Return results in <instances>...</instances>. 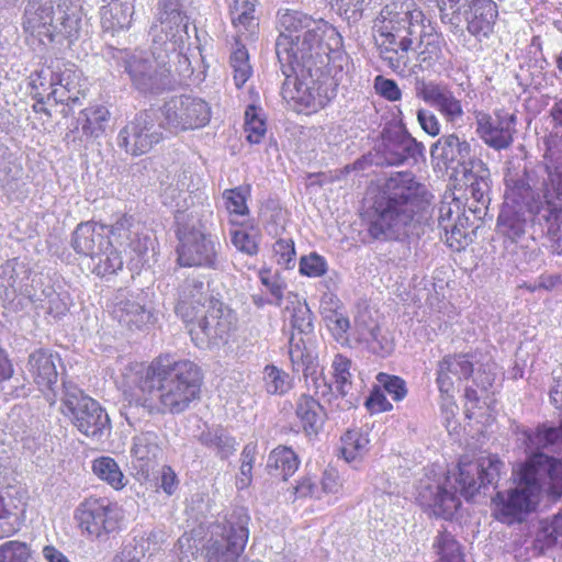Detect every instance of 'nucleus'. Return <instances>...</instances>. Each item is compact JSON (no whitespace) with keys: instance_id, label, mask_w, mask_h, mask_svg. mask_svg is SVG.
<instances>
[{"instance_id":"9d476101","label":"nucleus","mask_w":562,"mask_h":562,"mask_svg":"<svg viewBox=\"0 0 562 562\" xmlns=\"http://www.w3.org/2000/svg\"><path fill=\"white\" fill-rule=\"evenodd\" d=\"M177 260L182 267H198L216 270L220 268L221 244L209 232L206 223L196 222L180 224L177 229Z\"/></svg>"},{"instance_id":"58836bf2","label":"nucleus","mask_w":562,"mask_h":562,"mask_svg":"<svg viewBox=\"0 0 562 562\" xmlns=\"http://www.w3.org/2000/svg\"><path fill=\"white\" fill-rule=\"evenodd\" d=\"M300 460L295 452L285 446L274 448L267 460L268 473L282 481H286L299 469Z\"/></svg>"},{"instance_id":"6e6552de","label":"nucleus","mask_w":562,"mask_h":562,"mask_svg":"<svg viewBox=\"0 0 562 562\" xmlns=\"http://www.w3.org/2000/svg\"><path fill=\"white\" fill-rule=\"evenodd\" d=\"M249 521L247 509L235 507L214 524L203 547L206 562H238L249 539Z\"/></svg>"},{"instance_id":"dca6fc26","label":"nucleus","mask_w":562,"mask_h":562,"mask_svg":"<svg viewBox=\"0 0 562 562\" xmlns=\"http://www.w3.org/2000/svg\"><path fill=\"white\" fill-rule=\"evenodd\" d=\"M503 467L504 463L496 456L483 457L477 460L461 459L456 479L460 494L465 499H470L482 487L496 484Z\"/></svg>"},{"instance_id":"5701e85b","label":"nucleus","mask_w":562,"mask_h":562,"mask_svg":"<svg viewBox=\"0 0 562 562\" xmlns=\"http://www.w3.org/2000/svg\"><path fill=\"white\" fill-rule=\"evenodd\" d=\"M61 359L58 353L49 349H36L29 355L26 368L34 383L42 390L46 389L48 393L46 398L54 404L57 401L55 386L58 379L57 363Z\"/></svg>"},{"instance_id":"774afa93","label":"nucleus","mask_w":562,"mask_h":562,"mask_svg":"<svg viewBox=\"0 0 562 562\" xmlns=\"http://www.w3.org/2000/svg\"><path fill=\"white\" fill-rule=\"evenodd\" d=\"M273 250L278 256V263L290 268L295 256L294 243L291 239H279L274 244Z\"/></svg>"},{"instance_id":"a878e982","label":"nucleus","mask_w":562,"mask_h":562,"mask_svg":"<svg viewBox=\"0 0 562 562\" xmlns=\"http://www.w3.org/2000/svg\"><path fill=\"white\" fill-rule=\"evenodd\" d=\"M210 301L207 285L198 278H187L179 286L175 312L184 323L192 322L204 312Z\"/></svg>"},{"instance_id":"5fc2aeb1","label":"nucleus","mask_w":562,"mask_h":562,"mask_svg":"<svg viewBox=\"0 0 562 562\" xmlns=\"http://www.w3.org/2000/svg\"><path fill=\"white\" fill-rule=\"evenodd\" d=\"M258 111L255 105H248L245 111V132L250 144H259L267 132L266 123L259 117Z\"/></svg>"},{"instance_id":"8fccbe9b","label":"nucleus","mask_w":562,"mask_h":562,"mask_svg":"<svg viewBox=\"0 0 562 562\" xmlns=\"http://www.w3.org/2000/svg\"><path fill=\"white\" fill-rule=\"evenodd\" d=\"M30 299L55 318L65 315L68 311L67 302L52 286L44 289L40 295L36 293L30 295Z\"/></svg>"},{"instance_id":"f704fd0d","label":"nucleus","mask_w":562,"mask_h":562,"mask_svg":"<svg viewBox=\"0 0 562 562\" xmlns=\"http://www.w3.org/2000/svg\"><path fill=\"white\" fill-rule=\"evenodd\" d=\"M355 323L359 340L366 342L371 352L380 357H386L393 351V340L382 333L381 327L375 322L367 323L362 318H357Z\"/></svg>"},{"instance_id":"6e6d98bb","label":"nucleus","mask_w":562,"mask_h":562,"mask_svg":"<svg viewBox=\"0 0 562 562\" xmlns=\"http://www.w3.org/2000/svg\"><path fill=\"white\" fill-rule=\"evenodd\" d=\"M249 187H237L234 189H226L223 192V200L226 210L231 214L245 215L248 213L246 204Z\"/></svg>"},{"instance_id":"4c0bfd02","label":"nucleus","mask_w":562,"mask_h":562,"mask_svg":"<svg viewBox=\"0 0 562 562\" xmlns=\"http://www.w3.org/2000/svg\"><path fill=\"white\" fill-rule=\"evenodd\" d=\"M288 300L291 305H288L285 311L290 314L289 321L292 334L296 337L300 336L310 339V336L314 334L313 313L307 303L301 301L297 294L289 293Z\"/></svg>"},{"instance_id":"6ab92c4d","label":"nucleus","mask_w":562,"mask_h":562,"mask_svg":"<svg viewBox=\"0 0 562 562\" xmlns=\"http://www.w3.org/2000/svg\"><path fill=\"white\" fill-rule=\"evenodd\" d=\"M381 155L389 166H401L423 157L424 145L401 126L384 128L381 133Z\"/></svg>"},{"instance_id":"4d7b16f0","label":"nucleus","mask_w":562,"mask_h":562,"mask_svg":"<svg viewBox=\"0 0 562 562\" xmlns=\"http://www.w3.org/2000/svg\"><path fill=\"white\" fill-rule=\"evenodd\" d=\"M31 555L25 542L10 540L0 544V562H30Z\"/></svg>"},{"instance_id":"ddd939ff","label":"nucleus","mask_w":562,"mask_h":562,"mask_svg":"<svg viewBox=\"0 0 562 562\" xmlns=\"http://www.w3.org/2000/svg\"><path fill=\"white\" fill-rule=\"evenodd\" d=\"M165 123L156 109L139 112L119 133L117 144L132 156L148 153L162 139Z\"/></svg>"},{"instance_id":"ea45409f","label":"nucleus","mask_w":562,"mask_h":562,"mask_svg":"<svg viewBox=\"0 0 562 562\" xmlns=\"http://www.w3.org/2000/svg\"><path fill=\"white\" fill-rule=\"evenodd\" d=\"M289 358L294 372L302 370L303 374L314 371L318 366V358L307 346L305 338L291 334L289 338Z\"/></svg>"},{"instance_id":"c756f323","label":"nucleus","mask_w":562,"mask_h":562,"mask_svg":"<svg viewBox=\"0 0 562 562\" xmlns=\"http://www.w3.org/2000/svg\"><path fill=\"white\" fill-rule=\"evenodd\" d=\"M418 499L423 506L431 508L434 515L445 519L451 518L461 505L457 494L440 484L422 486Z\"/></svg>"},{"instance_id":"a19ab883","label":"nucleus","mask_w":562,"mask_h":562,"mask_svg":"<svg viewBox=\"0 0 562 562\" xmlns=\"http://www.w3.org/2000/svg\"><path fill=\"white\" fill-rule=\"evenodd\" d=\"M133 456L143 462L140 468H149L161 454L160 438L155 431H144L134 437Z\"/></svg>"},{"instance_id":"f257e3e1","label":"nucleus","mask_w":562,"mask_h":562,"mask_svg":"<svg viewBox=\"0 0 562 562\" xmlns=\"http://www.w3.org/2000/svg\"><path fill=\"white\" fill-rule=\"evenodd\" d=\"M179 0H160L158 16L150 26V50H117L119 66L128 75L132 87L143 94H159L171 87L170 54L187 23Z\"/></svg>"},{"instance_id":"b1692460","label":"nucleus","mask_w":562,"mask_h":562,"mask_svg":"<svg viewBox=\"0 0 562 562\" xmlns=\"http://www.w3.org/2000/svg\"><path fill=\"white\" fill-rule=\"evenodd\" d=\"M516 116L514 114L505 113L497 114L495 119L485 113H480L476 116V133L482 140L496 150L508 148L514 138V125Z\"/></svg>"},{"instance_id":"4be33fe9","label":"nucleus","mask_w":562,"mask_h":562,"mask_svg":"<svg viewBox=\"0 0 562 562\" xmlns=\"http://www.w3.org/2000/svg\"><path fill=\"white\" fill-rule=\"evenodd\" d=\"M415 91L417 98L435 108L447 122L454 123L463 117L462 102L448 85L422 81Z\"/></svg>"},{"instance_id":"f3484780","label":"nucleus","mask_w":562,"mask_h":562,"mask_svg":"<svg viewBox=\"0 0 562 562\" xmlns=\"http://www.w3.org/2000/svg\"><path fill=\"white\" fill-rule=\"evenodd\" d=\"M375 42L381 59L393 71H403L411 63L409 53L416 50L412 38L402 36L390 19L378 16L374 23Z\"/></svg>"},{"instance_id":"412c9836","label":"nucleus","mask_w":562,"mask_h":562,"mask_svg":"<svg viewBox=\"0 0 562 562\" xmlns=\"http://www.w3.org/2000/svg\"><path fill=\"white\" fill-rule=\"evenodd\" d=\"M380 16L384 20L390 19L394 29L412 38L413 44L423 40V32L426 30L425 15L422 10L417 9L412 0H393L387 3L380 12Z\"/></svg>"},{"instance_id":"e433bc0d","label":"nucleus","mask_w":562,"mask_h":562,"mask_svg":"<svg viewBox=\"0 0 562 562\" xmlns=\"http://www.w3.org/2000/svg\"><path fill=\"white\" fill-rule=\"evenodd\" d=\"M467 179V190L472 199L485 206L490 202L491 172L482 160L471 161L470 169L464 175Z\"/></svg>"},{"instance_id":"7ed1b4c3","label":"nucleus","mask_w":562,"mask_h":562,"mask_svg":"<svg viewBox=\"0 0 562 562\" xmlns=\"http://www.w3.org/2000/svg\"><path fill=\"white\" fill-rule=\"evenodd\" d=\"M201 380L194 362L159 356L135 379L138 392L131 394V402L149 414H180L199 397Z\"/></svg>"},{"instance_id":"de8ad7c7","label":"nucleus","mask_w":562,"mask_h":562,"mask_svg":"<svg viewBox=\"0 0 562 562\" xmlns=\"http://www.w3.org/2000/svg\"><path fill=\"white\" fill-rule=\"evenodd\" d=\"M102 26L108 31H120L128 29L134 15L133 9L120 7L114 9V4L103 5L100 10Z\"/></svg>"},{"instance_id":"39448f33","label":"nucleus","mask_w":562,"mask_h":562,"mask_svg":"<svg viewBox=\"0 0 562 562\" xmlns=\"http://www.w3.org/2000/svg\"><path fill=\"white\" fill-rule=\"evenodd\" d=\"M427 189L412 172L390 177L375 199L368 232L376 240H398L408 234L414 217L428 203Z\"/></svg>"},{"instance_id":"864d4df0","label":"nucleus","mask_w":562,"mask_h":562,"mask_svg":"<svg viewBox=\"0 0 562 562\" xmlns=\"http://www.w3.org/2000/svg\"><path fill=\"white\" fill-rule=\"evenodd\" d=\"M341 454L347 462L357 460L367 451L369 440L358 430H348L341 438Z\"/></svg>"},{"instance_id":"603ef678","label":"nucleus","mask_w":562,"mask_h":562,"mask_svg":"<svg viewBox=\"0 0 562 562\" xmlns=\"http://www.w3.org/2000/svg\"><path fill=\"white\" fill-rule=\"evenodd\" d=\"M53 89L57 88L64 92H70V86L77 78L72 64L65 63L60 59L50 61Z\"/></svg>"},{"instance_id":"49530a36","label":"nucleus","mask_w":562,"mask_h":562,"mask_svg":"<svg viewBox=\"0 0 562 562\" xmlns=\"http://www.w3.org/2000/svg\"><path fill=\"white\" fill-rule=\"evenodd\" d=\"M79 121L82 123V132L87 136L99 137L105 130L110 112L105 106L97 105L81 111Z\"/></svg>"},{"instance_id":"bb28decb","label":"nucleus","mask_w":562,"mask_h":562,"mask_svg":"<svg viewBox=\"0 0 562 562\" xmlns=\"http://www.w3.org/2000/svg\"><path fill=\"white\" fill-rule=\"evenodd\" d=\"M106 237L113 241L114 247L123 248L124 250L140 255L148 248V238L140 236L138 232V224L134 221L133 216L121 215L111 225H105Z\"/></svg>"},{"instance_id":"69168bd1","label":"nucleus","mask_w":562,"mask_h":562,"mask_svg":"<svg viewBox=\"0 0 562 562\" xmlns=\"http://www.w3.org/2000/svg\"><path fill=\"white\" fill-rule=\"evenodd\" d=\"M232 244L241 252L254 256L258 252V237L246 231H235L232 234Z\"/></svg>"},{"instance_id":"f03ea898","label":"nucleus","mask_w":562,"mask_h":562,"mask_svg":"<svg viewBox=\"0 0 562 562\" xmlns=\"http://www.w3.org/2000/svg\"><path fill=\"white\" fill-rule=\"evenodd\" d=\"M544 164L535 168H508L505 177L504 203L529 211L547 225V234L555 243L562 223V153L549 147Z\"/></svg>"},{"instance_id":"bf43d9fd","label":"nucleus","mask_w":562,"mask_h":562,"mask_svg":"<svg viewBox=\"0 0 562 562\" xmlns=\"http://www.w3.org/2000/svg\"><path fill=\"white\" fill-rule=\"evenodd\" d=\"M468 218L457 212L456 220L450 224L449 234L445 235L450 247L457 250L468 245Z\"/></svg>"},{"instance_id":"f8f14e48","label":"nucleus","mask_w":562,"mask_h":562,"mask_svg":"<svg viewBox=\"0 0 562 562\" xmlns=\"http://www.w3.org/2000/svg\"><path fill=\"white\" fill-rule=\"evenodd\" d=\"M236 315L220 301H210L195 321L187 322L189 334L198 348L211 349L228 342L236 329Z\"/></svg>"},{"instance_id":"e2e57ef3","label":"nucleus","mask_w":562,"mask_h":562,"mask_svg":"<svg viewBox=\"0 0 562 562\" xmlns=\"http://www.w3.org/2000/svg\"><path fill=\"white\" fill-rule=\"evenodd\" d=\"M376 380L394 401H402L406 396V383L400 376L379 373Z\"/></svg>"},{"instance_id":"393cba45","label":"nucleus","mask_w":562,"mask_h":562,"mask_svg":"<svg viewBox=\"0 0 562 562\" xmlns=\"http://www.w3.org/2000/svg\"><path fill=\"white\" fill-rule=\"evenodd\" d=\"M82 8L78 0H56L46 41L53 42L57 36L77 40L82 27Z\"/></svg>"},{"instance_id":"0eeeda50","label":"nucleus","mask_w":562,"mask_h":562,"mask_svg":"<svg viewBox=\"0 0 562 562\" xmlns=\"http://www.w3.org/2000/svg\"><path fill=\"white\" fill-rule=\"evenodd\" d=\"M280 34L276 42V54L280 65L286 70L291 60L301 58L329 57L327 47L323 46L326 35L340 36L336 30L323 19L315 20L301 11H285L279 18Z\"/></svg>"},{"instance_id":"1a4fd4ad","label":"nucleus","mask_w":562,"mask_h":562,"mask_svg":"<svg viewBox=\"0 0 562 562\" xmlns=\"http://www.w3.org/2000/svg\"><path fill=\"white\" fill-rule=\"evenodd\" d=\"M71 246L77 254L94 261L92 271L99 277L114 274L123 268L121 251L106 237L104 224L80 223L72 234Z\"/></svg>"},{"instance_id":"2eb2a0df","label":"nucleus","mask_w":562,"mask_h":562,"mask_svg":"<svg viewBox=\"0 0 562 562\" xmlns=\"http://www.w3.org/2000/svg\"><path fill=\"white\" fill-rule=\"evenodd\" d=\"M80 528L90 537L100 539L116 531L123 519L122 510L104 498H88L77 509Z\"/></svg>"},{"instance_id":"a18cd8bd","label":"nucleus","mask_w":562,"mask_h":562,"mask_svg":"<svg viewBox=\"0 0 562 562\" xmlns=\"http://www.w3.org/2000/svg\"><path fill=\"white\" fill-rule=\"evenodd\" d=\"M93 473L115 490L126 485L123 472L117 462L111 457H100L92 462Z\"/></svg>"},{"instance_id":"72a5a7b5","label":"nucleus","mask_w":562,"mask_h":562,"mask_svg":"<svg viewBox=\"0 0 562 562\" xmlns=\"http://www.w3.org/2000/svg\"><path fill=\"white\" fill-rule=\"evenodd\" d=\"M430 155L435 159L447 162L465 164L471 159V145L456 134L443 135L431 145Z\"/></svg>"},{"instance_id":"473e14b6","label":"nucleus","mask_w":562,"mask_h":562,"mask_svg":"<svg viewBox=\"0 0 562 562\" xmlns=\"http://www.w3.org/2000/svg\"><path fill=\"white\" fill-rule=\"evenodd\" d=\"M528 222L539 224L538 218L530 214L529 211L504 203L497 218V228L509 239L516 240L526 233Z\"/></svg>"},{"instance_id":"9b49d317","label":"nucleus","mask_w":562,"mask_h":562,"mask_svg":"<svg viewBox=\"0 0 562 562\" xmlns=\"http://www.w3.org/2000/svg\"><path fill=\"white\" fill-rule=\"evenodd\" d=\"M63 413L87 437L100 439L110 429V418L102 406L70 380L61 376Z\"/></svg>"},{"instance_id":"7c9ffc66","label":"nucleus","mask_w":562,"mask_h":562,"mask_svg":"<svg viewBox=\"0 0 562 562\" xmlns=\"http://www.w3.org/2000/svg\"><path fill=\"white\" fill-rule=\"evenodd\" d=\"M295 415L304 432L317 435L323 428L327 414L323 405L311 394H301L295 402Z\"/></svg>"},{"instance_id":"3c124183","label":"nucleus","mask_w":562,"mask_h":562,"mask_svg":"<svg viewBox=\"0 0 562 562\" xmlns=\"http://www.w3.org/2000/svg\"><path fill=\"white\" fill-rule=\"evenodd\" d=\"M432 547L439 557V562H462L460 544L450 532L440 531Z\"/></svg>"},{"instance_id":"20e7f679","label":"nucleus","mask_w":562,"mask_h":562,"mask_svg":"<svg viewBox=\"0 0 562 562\" xmlns=\"http://www.w3.org/2000/svg\"><path fill=\"white\" fill-rule=\"evenodd\" d=\"M513 476L515 487L499 491L492 498L494 517L503 524L520 521L532 512L546 484L553 501L562 497V460L558 458L532 452Z\"/></svg>"},{"instance_id":"4468645a","label":"nucleus","mask_w":562,"mask_h":562,"mask_svg":"<svg viewBox=\"0 0 562 562\" xmlns=\"http://www.w3.org/2000/svg\"><path fill=\"white\" fill-rule=\"evenodd\" d=\"M165 130L179 133L205 126L211 119L209 104L198 97L176 95L158 109Z\"/></svg>"},{"instance_id":"680f3d73","label":"nucleus","mask_w":562,"mask_h":562,"mask_svg":"<svg viewBox=\"0 0 562 562\" xmlns=\"http://www.w3.org/2000/svg\"><path fill=\"white\" fill-rule=\"evenodd\" d=\"M327 271L325 258L316 252H311L300 259V272L310 278H318Z\"/></svg>"},{"instance_id":"cd10ccee","label":"nucleus","mask_w":562,"mask_h":562,"mask_svg":"<svg viewBox=\"0 0 562 562\" xmlns=\"http://www.w3.org/2000/svg\"><path fill=\"white\" fill-rule=\"evenodd\" d=\"M56 0H30L23 14V30L45 43L52 26Z\"/></svg>"},{"instance_id":"423d86ee","label":"nucleus","mask_w":562,"mask_h":562,"mask_svg":"<svg viewBox=\"0 0 562 562\" xmlns=\"http://www.w3.org/2000/svg\"><path fill=\"white\" fill-rule=\"evenodd\" d=\"M289 65L288 70L280 65L284 76L281 94L294 111H317L336 97L342 76L341 65L330 66L329 57L301 58Z\"/></svg>"},{"instance_id":"c03bdc74","label":"nucleus","mask_w":562,"mask_h":562,"mask_svg":"<svg viewBox=\"0 0 562 562\" xmlns=\"http://www.w3.org/2000/svg\"><path fill=\"white\" fill-rule=\"evenodd\" d=\"M417 60L419 65L425 68L432 66L441 57V41L440 36L432 32L430 25L423 32V40L416 42Z\"/></svg>"},{"instance_id":"aec40b11","label":"nucleus","mask_w":562,"mask_h":562,"mask_svg":"<svg viewBox=\"0 0 562 562\" xmlns=\"http://www.w3.org/2000/svg\"><path fill=\"white\" fill-rule=\"evenodd\" d=\"M147 302L148 295L143 290L119 289L112 296L111 314L128 328H140L153 316Z\"/></svg>"},{"instance_id":"09e8293b","label":"nucleus","mask_w":562,"mask_h":562,"mask_svg":"<svg viewBox=\"0 0 562 562\" xmlns=\"http://www.w3.org/2000/svg\"><path fill=\"white\" fill-rule=\"evenodd\" d=\"M231 66L235 86L240 89L250 78L252 69L249 65L248 52L239 41H236L235 49L231 55Z\"/></svg>"},{"instance_id":"13d9d810","label":"nucleus","mask_w":562,"mask_h":562,"mask_svg":"<svg viewBox=\"0 0 562 562\" xmlns=\"http://www.w3.org/2000/svg\"><path fill=\"white\" fill-rule=\"evenodd\" d=\"M23 175L20 165L3 161L0 164V189L5 193L14 192L19 188Z\"/></svg>"},{"instance_id":"79ce46f5","label":"nucleus","mask_w":562,"mask_h":562,"mask_svg":"<svg viewBox=\"0 0 562 562\" xmlns=\"http://www.w3.org/2000/svg\"><path fill=\"white\" fill-rule=\"evenodd\" d=\"M256 0H235L231 8L232 23L240 35L254 34L258 29L255 15Z\"/></svg>"},{"instance_id":"c85d7f7f","label":"nucleus","mask_w":562,"mask_h":562,"mask_svg":"<svg viewBox=\"0 0 562 562\" xmlns=\"http://www.w3.org/2000/svg\"><path fill=\"white\" fill-rule=\"evenodd\" d=\"M463 14L470 34L475 37H487L494 30L498 11L492 0H474L468 4Z\"/></svg>"},{"instance_id":"052dcab7","label":"nucleus","mask_w":562,"mask_h":562,"mask_svg":"<svg viewBox=\"0 0 562 562\" xmlns=\"http://www.w3.org/2000/svg\"><path fill=\"white\" fill-rule=\"evenodd\" d=\"M331 8H336L346 20L357 22L361 19L366 0H325Z\"/></svg>"},{"instance_id":"a211bd4d","label":"nucleus","mask_w":562,"mask_h":562,"mask_svg":"<svg viewBox=\"0 0 562 562\" xmlns=\"http://www.w3.org/2000/svg\"><path fill=\"white\" fill-rule=\"evenodd\" d=\"M476 356L472 352L446 355L437 364L436 383L443 406L453 404L457 383L468 380L474 373Z\"/></svg>"},{"instance_id":"37998d69","label":"nucleus","mask_w":562,"mask_h":562,"mask_svg":"<svg viewBox=\"0 0 562 562\" xmlns=\"http://www.w3.org/2000/svg\"><path fill=\"white\" fill-rule=\"evenodd\" d=\"M262 385L269 395H285L293 386V378L283 369L267 364L262 371Z\"/></svg>"},{"instance_id":"2f4dec72","label":"nucleus","mask_w":562,"mask_h":562,"mask_svg":"<svg viewBox=\"0 0 562 562\" xmlns=\"http://www.w3.org/2000/svg\"><path fill=\"white\" fill-rule=\"evenodd\" d=\"M351 360L342 355H336L333 361L336 392L340 401L336 403L337 411H349L357 406L358 396L351 392Z\"/></svg>"},{"instance_id":"0e129e2a","label":"nucleus","mask_w":562,"mask_h":562,"mask_svg":"<svg viewBox=\"0 0 562 562\" xmlns=\"http://www.w3.org/2000/svg\"><path fill=\"white\" fill-rule=\"evenodd\" d=\"M52 76L50 64L31 74L29 85L32 89L31 93L33 94V98L41 95V90H53Z\"/></svg>"},{"instance_id":"c9c22d12","label":"nucleus","mask_w":562,"mask_h":562,"mask_svg":"<svg viewBox=\"0 0 562 562\" xmlns=\"http://www.w3.org/2000/svg\"><path fill=\"white\" fill-rule=\"evenodd\" d=\"M198 441L222 460L229 458L236 451L235 438L222 426L205 427L199 434Z\"/></svg>"},{"instance_id":"338daca9","label":"nucleus","mask_w":562,"mask_h":562,"mask_svg":"<svg viewBox=\"0 0 562 562\" xmlns=\"http://www.w3.org/2000/svg\"><path fill=\"white\" fill-rule=\"evenodd\" d=\"M374 89L378 94L391 102L398 101L402 98V91L396 81L381 75L374 79Z\"/></svg>"}]
</instances>
